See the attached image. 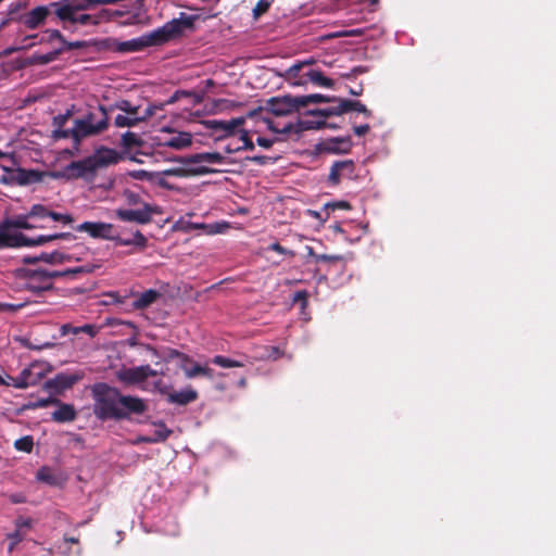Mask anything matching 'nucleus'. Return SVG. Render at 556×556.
<instances>
[{
    "mask_svg": "<svg viewBox=\"0 0 556 556\" xmlns=\"http://www.w3.org/2000/svg\"><path fill=\"white\" fill-rule=\"evenodd\" d=\"M94 417L104 422L108 420H130L134 415H143L148 410L146 400L123 394L117 388L105 382L91 387Z\"/></svg>",
    "mask_w": 556,
    "mask_h": 556,
    "instance_id": "obj_1",
    "label": "nucleus"
},
{
    "mask_svg": "<svg viewBox=\"0 0 556 556\" xmlns=\"http://www.w3.org/2000/svg\"><path fill=\"white\" fill-rule=\"evenodd\" d=\"M105 3H115V0H61V5L56 9V18L63 24L98 25L108 18V12L103 10L97 14H89L85 11Z\"/></svg>",
    "mask_w": 556,
    "mask_h": 556,
    "instance_id": "obj_2",
    "label": "nucleus"
},
{
    "mask_svg": "<svg viewBox=\"0 0 556 556\" xmlns=\"http://www.w3.org/2000/svg\"><path fill=\"white\" fill-rule=\"evenodd\" d=\"M358 112L364 114L366 118L371 117L372 112L366 108L358 100H350V99H338V104L336 106H331L323 110H312L308 111V114L317 117L314 121H304L301 124L306 129H320V128H336L337 125L332 123H328L326 119L330 116L342 115L349 112Z\"/></svg>",
    "mask_w": 556,
    "mask_h": 556,
    "instance_id": "obj_3",
    "label": "nucleus"
},
{
    "mask_svg": "<svg viewBox=\"0 0 556 556\" xmlns=\"http://www.w3.org/2000/svg\"><path fill=\"white\" fill-rule=\"evenodd\" d=\"M98 168L91 155L79 160L73 161L67 164L63 170H50L49 177L53 179H78L91 181L97 175Z\"/></svg>",
    "mask_w": 556,
    "mask_h": 556,
    "instance_id": "obj_4",
    "label": "nucleus"
},
{
    "mask_svg": "<svg viewBox=\"0 0 556 556\" xmlns=\"http://www.w3.org/2000/svg\"><path fill=\"white\" fill-rule=\"evenodd\" d=\"M300 110V105L298 103V97H292L290 94L283 97H273L268 99L265 103V106L258 108L250 112V116L254 117L260 113L266 111L276 116H287Z\"/></svg>",
    "mask_w": 556,
    "mask_h": 556,
    "instance_id": "obj_5",
    "label": "nucleus"
},
{
    "mask_svg": "<svg viewBox=\"0 0 556 556\" xmlns=\"http://www.w3.org/2000/svg\"><path fill=\"white\" fill-rule=\"evenodd\" d=\"M197 20V15H189L187 13L181 12L178 18H173L172 21L164 24L162 27L156 28L157 35L162 43L164 45L169 40L178 37L182 34L185 29L193 28L194 22Z\"/></svg>",
    "mask_w": 556,
    "mask_h": 556,
    "instance_id": "obj_6",
    "label": "nucleus"
},
{
    "mask_svg": "<svg viewBox=\"0 0 556 556\" xmlns=\"http://www.w3.org/2000/svg\"><path fill=\"white\" fill-rule=\"evenodd\" d=\"M98 112L100 113L101 117L96 124H89V122L85 121L84 118L75 119L74 128L75 132H77L76 146H78L84 138L99 135L108 129V110L103 105H99Z\"/></svg>",
    "mask_w": 556,
    "mask_h": 556,
    "instance_id": "obj_7",
    "label": "nucleus"
},
{
    "mask_svg": "<svg viewBox=\"0 0 556 556\" xmlns=\"http://www.w3.org/2000/svg\"><path fill=\"white\" fill-rule=\"evenodd\" d=\"M163 45L156 29L142 35L139 38H134L131 40L127 41H117L114 40L112 46L110 47L112 50L119 52V53H128V52H137L141 51L144 48L153 47V46H161Z\"/></svg>",
    "mask_w": 556,
    "mask_h": 556,
    "instance_id": "obj_8",
    "label": "nucleus"
},
{
    "mask_svg": "<svg viewBox=\"0 0 556 556\" xmlns=\"http://www.w3.org/2000/svg\"><path fill=\"white\" fill-rule=\"evenodd\" d=\"M61 5L60 1L50 2L47 5H39L21 16V22L28 29H36L42 25L48 17H56V9Z\"/></svg>",
    "mask_w": 556,
    "mask_h": 556,
    "instance_id": "obj_9",
    "label": "nucleus"
},
{
    "mask_svg": "<svg viewBox=\"0 0 556 556\" xmlns=\"http://www.w3.org/2000/svg\"><path fill=\"white\" fill-rule=\"evenodd\" d=\"M356 178V165L353 160H340L332 163L327 182L330 186H338L344 179Z\"/></svg>",
    "mask_w": 556,
    "mask_h": 556,
    "instance_id": "obj_10",
    "label": "nucleus"
},
{
    "mask_svg": "<svg viewBox=\"0 0 556 556\" xmlns=\"http://www.w3.org/2000/svg\"><path fill=\"white\" fill-rule=\"evenodd\" d=\"M99 266L92 265V264H86L81 266H76L73 268H68L65 270H46L43 269V275L41 277L45 278V285L41 287V289H53V279L61 278V277H67L71 279H76L79 275L83 274H91L96 268ZM40 289V287H38Z\"/></svg>",
    "mask_w": 556,
    "mask_h": 556,
    "instance_id": "obj_11",
    "label": "nucleus"
},
{
    "mask_svg": "<svg viewBox=\"0 0 556 556\" xmlns=\"http://www.w3.org/2000/svg\"><path fill=\"white\" fill-rule=\"evenodd\" d=\"M77 231L87 232L94 239L113 240L114 226L103 222H84L76 227Z\"/></svg>",
    "mask_w": 556,
    "mask_h": 556,
    "instance_id": "obj_12",
    "label": "nucleus"
},
{
    "mask_svg": "<svg viewBox=\"0 0 556 556\" xmlns=\"http://www.w3.org/2000/svg\"><path fill=\"white\" fill-rule=\"evenodd\" d=\"M154 213H159L156 207L144 204L143 207L139 210H118L116 215L123 222L146 225L151 223Z\"/></svg>",
    "mask_w": 556,
    "mask_h": 556,
    "instance_id": "obj_13",
    "label": "nucleus"
},
{
    "mask_svg": "<svg viewBox=\"0 0 556 556\" xmlns=\"http://www.w3.org/2000/svg\"><path fill=\"white\" fill-rule=\"evenodd\" d=\"M91 156L98 170L111 165H115L123 160V155L121 153L106 147H100L93 152V154H91Z\"/></svg>",
    "mask_w": 556,
    "mask_h": 556,
    "instance_id": "obj_14",
    "label": "nucleus"
},
{
    "mask_svg": "<svg viewBox=\"0 0 556 556\" xmlns=\"http://www.w3.org/2000/svg\"><path fill=\"white\" fill-rule=\"evenodd\" d=\"M49 173L18 167L13 170V180L18 186H27L43 181L45 177H49Z\"/></svg>",
    "mask_w": 556,
    "mask_h": 556,
    "instance_id": "obj_15",
    "label": "nucleus"
},
{
    "mask_svg": "<svg viewBox=\"0 0 556 556\" xmlns=\"http://www.w3.org/2000/svg\"><path fill=\"white\" fill-rule=\"evenodd\" d=\"M115 245L128 247L131 245L138 251H144L148 247L147 237L139 230H136L130 237H123L114 232L113 240Z\"/></svg>",
    "mask_w": 556,
    "mask_h": 556,
    "instance_id": "obj_16",
    "label": "nucleus"
},
{
    "mask_svg": "<svg viewBox=\"0 0 556 556\" xmlns=\"http://www.w3.org/2000/svg\"><path fill=\"white\" fill-rule=\"evenodd\" d=\"M176 161L182 164H222L224 163L225 157L219 152H202L191 154L189 156H180Z\"/></svg>",
    "mask_w": 556,
    "mask_h": 556,
    "instance_id": "obj_17",
    "label": "nucleus"
},
{
    "mask_svg": "<svg viewBox=\"0 0 556 556\" xmlns=\"http://www.w3.org/2000/svg\"><path fill=\"white\" fill-rule=\"evenodd\" d=\"M10 386L16 389H26L30 386H35L39 382L41 375H34L31 368H24L17 377L9 376Z\"/></svg>",
    "mask_w": 556,
    "mask_h": 556,
    "instance_id": "obj_18",
    "label": "nucleus"
},
{
    "mask_svg": "<svg viewBox=\"0 0 556 556\" xmlns=\"http://www.w3.org/2000/svg\"><path fill=\"white\" fill-rule=\"evenodd\" d=\"M4 227V220L0 224V249L5 247H27V236L17 232L9 235Z\"/></svg>",
    "mask_w": 556,
    "mask_h": 556,
    "instance_id": "obj_19",
    "label": "nucleus"
},
{
    "mask_svg": "<svg viewBox=\"0 0 556 556\" xmlns=\"http://www.w3.org/2000/svg\"><path fill=\"white\" fill-rule=\"evenodd\" d=\"M43 274V269H25V277L27 278L25 282V289L36 294H40L41 292L45 291H50L51 289L38 288L45 285V278L41 277V275Z\"/></svg>",
    "mask_w": 556,
    "mask_h": 556,
    "instance_id": "obj_20",
    "label": "nucleus"
},
{
    "mask_svg": "<svg viewBox=\"0 0 556 556\" xmlns=\"http://www.w3.org/2000/svg\"><path fill=\"white\" fill-rule=\"evenodd\" d=\"M58 406V409H55L51 414V419L59 424H65V422H72L77 417V412L72 404L63 403L60 401V403L55 404Z\"/></svg>",
    "mask_w": 556,
    "mask_h": 556,
    "instance_id": "obj_21",
    "label": "nucleus"
},
{
    "mask_svg": "<svg viewBox=\"0 0 556 556\" xmlns=\"http://www.w3.org/2000/svg\"><path fill=\"white\" fill-rule=\"evenodd\" d=\"M352 148L351 137H336L324 142V150L329 153H348Z\"/></svg>",
    "mask_w": 556,
    "mask_h": 556,
    "instance_id": "obj_22",
    "label": "nucleus"
},
{
    "mask_svg": "<svg viewBox=\"0 0 556 556\" xmlns=\"http://www.w3.org/2000/svg\"><path fill=\"white\" fill-rule=\"evenodd\" d=\"M217 170L210 168L207 166H198L193 168H185V167H176L166 169L163 172L164 175L168 176H177V177H189V176H200L216 173Z\"/></svg>",
    "mask_w": 556,
    "mask_h": 556,
    "instance_id": "obj_23",
    "label": "nucleus"
},
{
    "mask_svg": "<svg viewBox=\"0 0 556 556\" xmlns=\"http://www.w3.org/2000/svg\"><path fill=\"white\" fill-rule=\"evenodd\" d=\"M117 378L119 381L127 384H137L144 381L141 366L119 370L117 372Z\"/></svg>",
    "mask_w": 556,
    "mask_h": 556,
    "instance_id": "obj_24",
    "label": "nucleus"
},
{
    "mask_svg": "<svg viewBox=\"0 0 556 556\" xmlns=\"http://www.w3.org/2000/svg\"><path fill=\"white\" fill-rule=\"evenodd\" d=\"M198 399V392L193 389H186L179 392H172L167 395V401L173 404L188 405Z\"/></svg>",
    "mask_w": 556,
    "mask_h": 556,
    "instance_id": "obj_25",
    "label": "nucleus"
},
{
    "mask_svg": "<svg viewBox=\"0 0 556 556\" xmlns=\"http://www.w3.org/2000/svg\"><path fill=\"white\" fill-rule=\"evenodd\" d=\"M192 143V136L190 132L180 131L177 135L165 140L162 146L173 148L176 150L185 149Z\"/></svg>",
    "mask_w": 556,
    "mask_h": 556,
    "instance_id": "obj_26",
    "label": "nucleus"
},
{
    "mask_svg": "<svg viewBox=\"0 0 556 556\" xmlns=\"http://www.w3.org/2000/svg\"><path fill=\"white\" fill-rule=\"evenodd\" d=\"M159 298H161V293L159 291L149 289L137 296L132 303V306L136 309H143L153 304Z\"/></svg>",
    "mask_w": 556,
    "mask_h": 556,
    "instance_id": "obj_27",
    "label": "nucleus"
},
{
    "mask_svg": "<svg viewBox=\"0 0 556 556\" xmlns=\"http://www.w3.org/2000/svg\"><path fill=\"white\" fill-rule=\"evenodd\" d=\"M68 260V256L59 253V252H52V253H41L39 256L29 257L26 256L23 258V263L25 264H34L38 261H43L49 264H56V263H63L64 261Z\"/></svg>",
    "mask_w": 556,
    "mask_h": 556,
    "instance_id": "obj_28",
    "label": "nucleus"
},
{
    "mask_svg": "<svg viewBox=\"0 0 556 556\" xmlns=\"http://www.w3.org/2000/svg\"><path fill=\"white\" fill-rule=\"evenodd\" d=\"M73 235L71 232H60L53 235H40L36 238H29L27 236V247L42 245L47 242L54 241L58 239H71Z\"/></svg>",
    "mask_w": 556,
    "mask_h": 556,
    "instance_id": "obj_29",
    "label": "nucleus"
},
{
    "mask_svg": "<svg viewBox=\"0 0 556 556\" xmlns=\"http://www.w3.org/2000/svg\"><path fill=\"white\" fill-rule=\"evenodd\" d=\"M207 124L213 129L224 130L227 135L233 134L235 129L243 124L242 118H233L229 122L224 121H208Z\"/></svg>",
    "mask_w": 556,
    "mask_h": 556,
    "instance_id": "obj_30",
    "label": "nucleus"
},
{
    "mask_svg": "<svg viewBox=\"0 0 556 556\" xmlns=\"http://www.w3.org/2000/svg\"><path fill=\"white\" fill-rule=\"evenodd\" d=\"M339 98L336 97H327L320 93H314L308 96H298V103L300 105V109L307 106L312 103H321V102H331L337 101Z\"/></svg>",
    "mask_w": 556,
    "mask_h": 556,
    "instance_id": "obj_31",
    "label": "nucleus"
},
{
    "mask_svg": "<svg viewBox=\"0 0 556 556\" xmlns=\"http://www.w3.org/2000/svg\"><path fill=\"white\" fill-rule=\"evenodd\" d=\"M143 139L136 132L126 131L122 135L121 146L125 150H132L135 148H141L143 146Z\"/></svg>",
    "mask_w": 556,
    "mask_h": 556,
    "instance_id": "obj_32",
    "label": "nucleus"
},
{
    "mask_svg": "<svg viewBox=\"0 0 556 556\" xmlns=\"http://www.w3.org/2000/svg\"><path fill=\"white\" fill-rule=\"evenodd\" d=\"M305 76L312 81L314 85L332 88L334 86V81L331 78L326 77L320 71L309 70Z\"/></svg>",
    "mask_w": 556,
    "mask_h": 556,
    "instance_id": "obj_33",
    "label": "nucleus"
},
{
    "mask_svg": "<svg viewBox=\"0 0 556 556\" xmlns=\"http://www.w3.org/2000/svg\"><path fill=\"white\" fill-rule=\"evenodd\" d=\"M30 216H28V213H27L26 215H17L14 218L5 219L4 227H7V229H10V228L33 229L36 226L28 223L27 219Z\"/></svg>",
    "mask_w": 556,
    "mask_h": 556,
    "instance_id": "obj_34",
    "label": "nucleus"
},
{
    "mask_svg": "<svg viewBox=\"0 0 556 556\" xmlns=\"http://www.w3.org/2000/svg\"><path fill=\"white\" fill-rule=\"evenodd\" d=\"M63 53V49H56L45 54H33L30 58V64L46 65L55 61L59 55Z\"/></svg>",
    "mask_w": 556,
    "mask_h": 556,
    "instance_id": "obj_35",
    "label": "nucleus"
},
{
    "mask_svg": "<svg viewBox=\"0 0 556 556\" xmlns=\"http://www.w3.org/2000/svg\"><path fill=\"white\" fill-rule=\"evenodd\" d=\"M312 63L313 61L311 60L307 62L293 64L288 70H286L283 74L285 79L288 81H292L294 85H299L301 81L296 80V78L299 76L300 71L303 68L304 65Z\"/></svg>",
    "mask_w": 556,
    "mask_h": 556,
    "instance_id": "obj_36",
    "label": "nucleus"
},
{
    "mask_svg": "<svg viewBox=\"0 0 556 556\" xmlns=\"http://www.w3.org/2000/svg\"><path fill=\"white\" fill-rule=\"evenodd\" d=\"M179 367L184 370L185 376L189 379L195 378L201 375L202 365L193 362L192 358L191 362L180 363Z\"/></svg>",
    "mask_w": 556,
    "mask_h": 556,
    "instance_id": "obj_37",
    "label": "nucleus"
},
{
    "mask_svg": "<svg viewBox=\"0 0 556 556\" xmlns=\"http://www.w3.org/2000/svg\"><path fill=\"white\" fill-rule=\"evenodd\" d=\"M156 429L153 434V440L155 443L166 441L169 435L173 433V430L168 429L164 422L160 421L154 424Z\"/></svg>",
    "mask_w": 556,
    "mask_h": 556,
    "instance_id": "obj_38",
    "label": "nucleus"
},
{
    "mask_svg": "<svg viewBox=\"0 0 556 556\" xmlns=\"http://www.w3.org/2000/svg\"><path fill=\"white\" fill-rule=\"evenodd\" d=\"M211 362L217 366L223 367V368L243 367L244 366V363L228 358L223 355L214 356Z\"/></svg>",
    "mask_w": 556,
    "mask_h": 556,
    "instance_id": "obj_39",
    "label": "nucleus"
},
{
    "mask_svg": "<svg viewBox=\"0 0 556 556\" xmlns=\"http://www.w3.org/2000/svg\"><path fill=\"white\" fill-rule=\"evenodd\" d=\"M139 123H141L139 116L134 115L125 116L119 114L114 119V125L119 128L134 127L137 126Z\"/></svg>",
    "mask_w": 556,
    "mask_h": 556,
    "instance_id": "obj_40",
    "label": "nucleus"
},
{
    "mask_svg": "<svg viewBox=\"0 0 556 556\" xmlns=\"http://www.w3.org/2000/svg\"><path fill=\"white\" fill-rule=\"evenodd\" d=\"M14 447L17 451L25 452V453H30L33 451V447H34V439H33V437L31 435H25V437H22V438L17 439L14 442Z\"/></svg>",
    "mask_w": 556,
    "mask_h": 556,
    "instance_id": "obj_41",
    "label": "nucleus"
},
{
    "mask_svg": "<svg viewBox=\"0 0 556 556\" xmlns=\"http://www.w3.org/2000/svg\"><path fill=\"white\" fill-rule=\"evenodd\" d=\"M271 5L268 0H258L256 5L253 8V18L257 21L263 14H265Z\"/></svg>",
    "mask_w": 556,
    "mask_h": 556,
    "instance_id": "obj_42",
    "label": "nucleus"
},
{
    "mask_svg": "<svg viewBox=\"0 0 556 556\" xmlns=\"http://www.w3.org/2000/svg\"><path fill=\"white\" fill-rule=\"evenodd\" d=\"M50 213H51V211L48 210L45 205L34 204L28 212V216L46 218V217H50Z\"/></svg>",
    "mask_w": 556,
    "mask_h": 556,
    "instance_id": "obj_43",
    "label": "nucleus"
},
{
    "mask_svg": "<svg viewBox=\"0 0 556 556\" xmlns=\"http://www.w3.org/2000/svg\"><path fill=\"white\" fill-rule=\"evenodd\" d=\"M76 137H77V132H75V128H71V129H63V128H55L53 130V138L54 139H67V138H72L74 140V142L76 143Z\"/></svg>",
    "mask_w": 556,
    "mask_h": 556,
    "instance_id": "obj_44",
    "label": "nucleus"
},
{
    "mask_svg": "<svg viewBox=\"0 0 556 556\" xmlns=\"http://www.w3.org/2000/svg\"><path fill=\"white\" fill-rule=\"evenodd\" d=\"M115 108L127 113L128 115L136 116L139 111V106L132 105L128 100H122L116 102Z\"/></svg>",
    "mask_w": 556,
    "mask_h": 556,
    "instance_id": "obj_45",
    "label": "nucleus"
},
{
    "mask_svg": "<svg viewBox=\"0 0 556 556\" xmlns=\"http://www.w3.org/2000/svg\"><path fill=\"white\" fill-rule=\"evenodd\" d=\"M56 403H60V400L56 399V397H47V399H39L37 400L36 402L34 403H30L29 405H27L28 408H45V407H48L50 405H54Z\"/></svg>",
    "mask_w": 556,
    "mask_h": 556,
    "instance_id": "obj_46",
    "label": "nucleus"
},
{
    "mask_svg": "<svg viewBox=\"0 0 556 556\" xmlns=\"http://www.w3.org/2000/svg\"><path fill=\"white\" fill-rule=\"evenodd\" d=\"M352 208V205L350 202L348 201H334V202H329V203H326L324 205V210L325 211H336V210H345V211H349Z\"/></svg>",
    "mask_w": 556,
    "mask_h": 556,
    "instance_id": "obj_47",
    "label": "nucleus"
},
{
    "mask_svg": "<svg viewBox=\"0 0 556 556\" xmlns=\"http://www.w3.org/2000/svg\"><path fill=\"white\" fill-rule=\"evenodd\" d=\"M37 478L40 481L47 482L49 484H53L55 482L54 476L50 468L42 467L37 472Z\"/></svg>",
    "mask_w": 556,
    "mask_h": 556,
    "instance_id": "obj_48",
    "label": "nucleus"
},
{
    "mask_svg": "<svg viewBox=\"0 0 556 556\" xmlns=\"http://www.w3.org/2000/svg\"><path fill=\"white\" fill-rule=\"evenodd\" d=\"M71 116H72L71 110H67L64 114H59V115L54 116L53 121H52L53 127L63 128L65 126V124L67 123V121L71 118Z\"/></svg>",
    "mask_w": 556,
    "mask_h": 556,
    "instance_id": "obj_49",
    "label": "nucleus"
},
{
    "mask_svg": "<svg viewBox=\"0 0 556 556\" xmlns=\"http://www.w3.org/2000/svg\"><path fill=\"white\" fill-rule=\"evenodd\" d=\"M247 160L250 162H253L257 165L264 166L269 163H274L277 159L267 156V155H254V156H248Z\"/></svg>",
    "mask_w": 556,
    "mask_h": 556,
    "instance_id": "obj_50",
    "label": "nucleus"
},
{
    "mask_svg": "<svg viewBox=\"0 0 556 556\" xmlns=\"http://www.w3.org/2000/svg\"><path fill=\"white\" fill-rule=\"evenodd\" d=\"M263 119L266 122L268 129H270L271 131L277 132V134H288L292 129V124L291 123H288V124L283 125L282 128H277L275 126L274 122L270 121L269 118H265L264 117Z\"/></svg>",
    "mask_w": 556,
    "mask_h": 556,
    "instance_id": "obj_51",
    "label": "nucleus"
},
{
    "mask_svg": "<svg viewBox=\"0 0 556 556\" xmlns=\"http://www.w3.org/2000/svg\"><path fill=\"white\" fill-rule=\"evenodd\" d=\"M309 253L315 257L317 262H341L343 261L342 255H328V254H314L311 250Z\"/></svg>",
    "mask_w": 556,
    "mask_h": 556,
    "instance_id": "obj_52",
    "label": "nucleus"
},
{
    "mask_svg": "<svg viewBox=\"0 0 556 556\" xmlns=\"http://www.w3.org/2000/svg\"><path fill=\"white\" fill-rule=\"evenodd\" d=\"M63 43V52L64 51H71V50H77V49H84L88 46L86 41H67L65 39V42Z\"/></svg>",
    "mask_w": 556,
    "mask_h": 556,
    "instance_id": "obj_53",
    "label": "nucleus"
},
{
    "mask_svg": "<svg viewBox=\"0 0 556 556\" xmlns=\"http://www.w3.org/2000/svg\"><path fill=\"white\" fill-rule=\"evenodd\" d=\"M50 218H52L54 222H61L63 224H71L74 220L70 214H62L53 211L50 213Z\"/></svg>",
    "mask_w": 556,
    "mask_h": 556,
    "instance_id": "obj_54",
    "label": "nucleus"
},
{
    "mask_svg": "<svg viewBox=\"0 0 556 556\" xmlns=\"http://www.w3.org/2000/svg\"><path fill=\"white\" fill-rule=\"evenodd\" d=\"M167 351H168V354H167L168 359L180 358V361H181L180 363L191 362V357L189 355L181 353L178 350L168 349Z\"/></svg>",
    "mask_w": 556,
    "mask_h": 556,
    "instance_id": "obj_55",
    "label": "nucleus"
},
{
    "mask_svg": "<svg viewBox=\"0 0 556 556\" xmlns=\"http://www.w3.org/2000/svg\"><path fill=\"white\" fill-rule=\"evenodd\" d=\"M241 140L243 141V146L237 147L236 150H254V143L245 130L241 134Z\"/></svg>",
    "mask_w": 556,
    "mask_h": 556,
    "instance_id": "obj_56",
    "label": "nucleus"
},
{
    "mask_svg": "<svg viewBox=\"0 0 556 556\" xmlns=\"http://www.w3.org/2000/svg\"><path fill=\"white\" fill-rule=\"evenodd\" d=\"M268 250L270 251H275L279 254H283V255H289V256H294V252L293 251H290L288 249H286L285 247H282L279 242H274L271 243L269 247H268Z\"/></svg>",
    "mask_w": 556,
    "mask_h": 556,
    "instance_id": "obj_57",
    "label": "nucleus"
},
{
    "mask_svg": "<svg viewBox=\"0 0 556 556\" xmlns=\"http://www.w3.org/2000/svg\"><path fill=\"white\" fill-rule=\"evenodd\" d=\"M8 539L11 541L9 551H13L14 546L23 540V534L20 530H15L14 532L8 534Z\"/></svg>",
    "mask_w": 556,
    "mask_h": 556,
    "instance_id": "obj_58",
    "label": "nucleus"
},
{
    "mask_svg": "<svg viewBox=\"0 0 556 556\" xmlns=\"http://www.w3.org/2000/svg\"><path fill=\"white\" fill-rule=\"evenodd\" d=\"M159 175H160L159 173H150V172L142 170V169L132 174V176L137 179H147V180H153L154 177H157Z\"/></svg>",
    "mask_w": 556,
    "mask_h": 556,
    "instance_id": "obj_59",
    "label": "nucleus"
},
{
    "mask_svg": "<svg viewBox=\"0 0 556 556\" xmlns=\"http://www.w3.org/2000/svg\"><path fill=\"white\" fill-rule=\"evenodd\" d=\"M61 336L78 334V327L72 326L71 324H64L60 328Z\"/></svg>",
    "mask_w": 556,
    "mask_h": 556,
    "instance_id": "obj_60",
    "label": "nucleus"
},
{
    "mask_svg": "<svg viewBox=\"0 0 556 556\" xmlns=\"http://www.w3.org/2000/svg\"><path fill=\"white\" fill-rule=\"evenodd\" d=\"M78 330H79V333H87L91 338H93L98 333V329L93 325L79 326Z\"/></svg>",
    "mask_w": 556,
    "mask_h": 556,
    "instance_id": "obj_61",
    "label": "nucleus"
},
{
    "mask_svg": "<svg viewBox=\"0 0 556 556\" xmlns=\"http://www.w3.org/2000/svg\"><path fill=\"white\" fill-rule=\"evenodd\" d=\"M308 293L305 290L296 291L293 295L294 302H301L302 306L307 304Z\"/></svg>",
    "mask_w": 556,
    "mask_h": 556,
    "instance_id": "obj_62",
    "label": "nucleus"
},
{
    "mask_svg": "<svg viewBox=\"0 0 556 556\" xmlns=\"http://www.w3.org/2000/svg\"><path fill=\"white\" fill-rule=\"evenodd\" d=\"M46 34L49 35V39H48L49 41L58 39L61 42H65V38L59 29H47Z\"/></svg>",
    "mask_w": 556,
    "mask_h": 556,
    "instance_id": "obj_63",
    "label": "nucleus"
},
{
    "mask_svg": "<svg viewBox=\"0 0 556 556\" xmlns=\"http://www.w3.org/2000/svg\"><path fill=\"white\" fill-rule=\"evenodd\" d=\"M275 141H276V139H268L265 137H258L256 139V143L264 149L271 148Z\"/></svg>",
    "mask_w": 556,
    "mask_h": 556,
    "instance_id": "obj_64",
    "label": "nucleus"
}]
</instances>
